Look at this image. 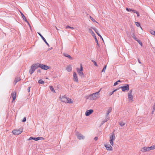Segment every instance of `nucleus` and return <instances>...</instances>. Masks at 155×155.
Here are the masks:
<instances>
[{"instance_id":"obj_7","label":"nucleus","mask_w":155,"mask_h":155,"mask_svg":"<svg viewBox=\"0 0 155 155\" xmlns=\"http://www.w3.org/2000/svg\"><path fill=\"white\" fill-rule=\"evenodd\" d=\"M120 88L123 91H128L129 90V85L128 84H126V86L121 87Z\"/></svg>"},{"instance_id":"obj_54","label":"nucleus","mask_w":155,"mask_h":155,"mask_svg":"<svg viewBox=\"0 0 155 155\" xmlns=\"http://www.w3.org/2000/svg\"><path fill=\"white\" fill-rule=\"evenodd\" d=\"M136 14H137V16L138 17L140 16L139 13L138 12H137V13H136Z\"/></svg>"},{"instance_id":"obj_34","label":"nucleus","mask_w":155,"mask_h":155,"mask_svg":"<svg viewBox=\"0 0 155 155\" xmlns=\"http://www.w3.org/2000/svg\"><path fill=\"white\" fill-rule=\"evenodd\" d=\"M125 124V123L123 122H120L119 123V124L122 127L123 126H124Z\"/></svg>"},{"instance_id":"obj_9","label":"nucleus","mask_w":155,"mask_h":155,"mask_svg":"<svg viewBox=\"0 0 155 155\" xmlns=\"http://www.w3.org/2000/svg\"><path fill=\"white\" fill-rule=\"evenodd\" d=\"M73 80L74 81L76 82H78V81L77 75L75 72L73 73Z\"/></svg>"},{"instance_id":"obj_1","label":"nucleus","mask_w":155,"mask_h":155,"mask_svg":"<svg viewBox=\"0 0 155 155\" xmlns=\"http://www.w3.org/2000/svg\"><path fill=\"white\" fill-rule=\"evenodd\" d=\"M101 89L97 92L93 93L90 95V99L91 100H96L97 99L99 98V93Z\"/></svg>"},{"instance_id":"obj_23","label":"nucleus","mask_w":155,"mask_h":155,"mask_svg":"<svg viewBox=\"0 0 155 155\" xmlns=\"http://www.w3.org/2000/svg\"><path fill=\"white\" fill-rule=\"evenodd\" d=\"M148 147H144L142 148V151L143 152H146V151H148Z\"/></svg>"},{"instance_id":"obj_49","label":"nucleus","mask_w":155,"mask_h":155,"mask_svg":"<svg viewBox=\"0 0 155 155\" xmlns=\"http://www.w3.org/2000/svg\"><path fill=\"white\" fill-rule=\"evenodd\" d=\"M26 118L25 117H24L23 118V120H22V122H25L26 121Z\"/></svg>"},{"instance_id":"obj_17","label":"nucleus","mask_w":155,"mask_h":155,"mask_svg":"<svg viewBox=\"0 0 155 155\" xmlns=\"http://www.w3.org/2000/svg\"><path fill=\"white\" fill-rule=\"evenodd\" d=\"M128 97L129 100V101H131L132 102H133L134 101L133 100V97L132 94H128Z\"/></svg>"},{"instance_id":"obj_33","label":"nucleus","mask_w":155,"mask_h":155,"mask_svg":"<svg viewBox=\"0 0 155 155\" xmlns=\"http://www.w3.org/2000/svg\"><path fill=\"white\" fill-rule=\"evenodd\" d=\"M113 141H113V140L110 139L109 142H110V145H111L113 146V144H114Z\"/></svg>"},{"instance_id":"obj_53","label":"nucleus","mask_w":155,"mask_h":155,"mask_svg":"<svg viewBox=\"0 0 155 155\" xmlns=\"http://www.w3.org/2000/svg\"><path fill=\"white\" fill-rule=\"evenodd\" d=\"M37 72L40 73L41 72V71L40 70H38L37 71Z\"/></svg>"},{"instance_id":"obj_39","label":"nucleus","mask_w":155,"mask_h":155,"mask_svg":"<svg viewBox=\"0 0 155 155\" xmlns=\"http://www.w3.org/2000/svg\"><path fill=\"white\" fill-rule=\"evenodd\" d=\"M92 62H93L94 63V65L96 66H97V63L94 61H93V60H92Z\"/></svg>"},{"instance_id":"obj_19","label":"nucleus","mask_w":155,"mask_h":155,"mask_svg":"<svg viewBox=\"0 0 155 155\" xmlns=\"http://www.w3.org/2000/svg\"><path fill=\"white\" fill-rule=\"evenodd\" d=\"M66 69L68 72H70L72 70V67L70 65L67 66L66 68Z\"/></svg>"},{"instance_id":"obj_47","label":"nucleus","mask_w":155,"mask_h":155,"mask_svg":"<svg viewBox=\"0 0 155 155\" xmlns=\"http://www.w3.org/2000/svg\"><path fill=\"white\" fill-rule=\"evenodd\" d=\"M94 38L95 40V42H96L97 44H98V40H97V38L96 37V36L95 37H94Z\"/></svg>"},{"instance_id":"obj_46","label":"nucleus","mask_w":155,"mask_h":155,"mask_svg":"<svg viewBox=\"0 0 155 155\" xmlns=\"http://www.w3.org/2000/svg\"><path fill=\"white\" fill-rule=\"evenodd\" d=\"M38 140L44 139V138L43 137H38Z\"/></svg>"},{"instance_id":"obj_31","label":"nucleus","mask_w":155,"mask_h":155,"mask_svg":"<svg viewBox=\"0 0 155 155\" xmlns=\"http://www.w3.org/2000/svg\"><path fill=\"white\" fill-rule=\"evenodd\" d=\"M150 33L153 35H154L155 36V31H153V30H151L150 31Z\"/></svg>"},{"instance_id":"obj_38","label":"nucleus","mask_w":155,"mask_h":155,"mask_svg":"<svg viewBox=\"0 0 155 155\" xmlns=\"http://www.w3.org/2000/svg\"><path fill=\"white\" fill-rule=\"evenodd\" d=\"M65 28L66 29H67L68 28H71V29H74V28H73V27H70V26H67Z\"/></svg>"},{"instance_id":"obj_30","label":"nucleus","mask_w":155,"mask_h":155,"mask_svg":"<svg viewBox=\"0 0 155 155\" xmlns=\"http://www.w3.org/2000/svg\"><path fill=\"white\" fill-rule=\"evenodd\" d=\"M112 110V108L111 107H110L108 109V110L107 111V112L108 113H110V112H111Z\"/></svg>"},{"instance_id":"obj_8","label":"nucleus","mask_w":155,"mask_h":155,"mask_svg":"<svg viewBox=\"0 0 155 155\" xmlns=\"http://www.w3.org/2000/svg\"><path fill=\"white\" fill-rule=\"evenodd\" d=\"M105 147L107 150H112V147L109 144H106L104 145Z\"/></svg>"},{"instance_id":"obj_13","label":"nucleus","mask_w":155,"mask_h":155,"mask_svg":"<svg viewBox=\"0 0 155 155\" xmlns=\"http://www.w3.org/2000/svg\"><path fill=\"white\" fill-rule=\"evenodd\" d=\"M11 96L12 97L13 99L12 102L15 101L16 98V93L15 92H14L13 93H12L11 94Z\"/></svg>"},{"instance_id":"obj_56","label":"nucleus","mask_w":155,"mask_h":155,"mask_svg":"<svg viewBox=\"0 0 155 155\" xmlns=\"http://www.w3.org/2000/svg\"><path fill=\"white\" fill-rule=\"evenodd\" d=\"M97 45L98 46V47H99V44H98H98H97Z\"/></svg>"},{"instance_id":"obj_45","label":"nucleus","mask_w":155,"mask_h":155,"mask_svg":"<svg viewBox=\"0 0 155 155\" xmlns=\"http://www.w3.org/2000/svg\"><path fill=\"white\" fill-rule=\"evenodd\" d=\"M132 12L133 13H137V12L136 11V10H132Z\"/></svg>"},{"instance_id":"obj_51","label":"nucleus","mask_w":155,"mask_h":155,"mask_svg":"<svg viewBox=\"0 0 155 155\" xmlns=\"http://www.w3.org/2000/svg\"><path fill=\"white\" fill-rule=\"evenodd\" d=\"M98 139V138L97 137H95L94 138V140H97Z\"/></svg>"},{"instance_id":"obj_50","label":"nucleus","mask_w":155,"mask_h":155,"mask_svg":"<svg viewBox=\"0 0 155 155\" xmlns=\"http://www.w3.org/2000/svg\"><path fill=\"white\" fill-rule=\"evenodd\" d=\"M109 114V113H108L107 112L106 115V118H108L107 117H108Z\"/></svg>"},{"instance_id":"obj_29","label":"nucleus","mask_w":155,"mask_h":155,"mask_svg":"<svg viewBox=\"0 0 155 155\" xmlns=\"http://www.w3.org/2000/svg\"><path fill=\"white\" fill-rule=\"evenodd\" d=\"M117 90V89H115V90H114V91H112L110 92L109 94V95L110 96V95H112L114 93V92H115Z\"/></svg>"},{"instance_id":"obj_3","label":"nucleus","mask_w":155,"mask_h":155,"mask_svg":"<svg viewBox=\"0 0 155 155\" xmlns=\"http://www.w3.org/2000/svg\"><path fill=\"white\" fill-rule=\"evenodd\" d=\"M38 68V63L35 64H33L31 67V68L29 70V72L31 74L34 72L35 69H37Z\"/></svg>"},{"instance_id":"obj_6","label":"nucleus","mask_w":155,"mask_h":155,"mask_svg":"<svg viewBox=\"0 0 155 155\" xmlns=\"http://www.w3.org/2000/svg\"><path fill=\"white\" fill-rule=\"evenodd\" d=\"M22 130L21 129L18 130H14L12 131V133L15 135H18L22 132Z\"/></svg>"},{"instance_id":"obj_35","label":"nucleus","mask_w":155,"mask_h":155,"mask_svg":"<svg viewBox=\"0 0 155 155\" xmlns=\"http://www.w3.org/2000/svg\"><path fill=\"white\" fill-rule=\"evenodd\" d=\"M121 81L120 80L117 81L114 84V86H115L117 85L118 84V82H120Z\"/></svg>"},{"instance_id":"obj_41","label":"nucleus","mask_w":155,"mask_h":155,"mask_svg":"<svg viewBox=\"0 0 155 155\" xmlns=\"http://www.w3.org/2000/svg\"><path fill=\"white\" fill-rule=\"evenodd\" d=\"M135 24L136 26L137 27H139L140 26V24L138 22H135Z\"/></svg>"},{"instance_id":"obj_43","label":"nucleus","mask_w":155,"mask_h":155,"mask_svg":"<svg viewBox=\"0 0 155 155\" xmlns=\"http://www.w3.org/2000/svg\"><path fill=\"white\" fill-rule=\"evenodd\" d=\"M126 10L128 12H131L132 11V9L130 8H126Z\"/></svg>"},{"instance_id":"obj_52","label":"nucleus","mask_w":155,"mask_h":155,"mask_svg":"<svg viewBox=\"0 0 155 155\" xmlns=\"http://www.w3.org/2000/svg\"><path fill=\"white\" fill-rule=\"evenodd\" d=\"M30 87H28V92H30Z\"/></svg>"},{"instance_id":"obj_10","label":"nucleus","mask_w":155,"mask_h":155,"mask_svg":"<svg viewBox=\"0 0 155 155\" xmlns=\"http://www.w3.org/2000/svg\"><path fill=\"white\" fill-rule=\"evenodd\" d=\"M93 112V110L92 109H90L88 110H87L85 112L86 116H89L90 114L92 113Z\"/></svg>"},{"instance_id":"obj_27","label":"nucleus","mask_w":155,"mask_h":155,"mask_svg":"<svg viewBox=\"0 0 155 155\" xmlns=\"http://www.w3.org/2000/svg\"><path fill=\"white\" fill-rule=\"evenodd\" d=\"M132 37L136 41L138 39L136 37V36L134 34H132Z\"/></svg>"},{"instance_id":"obj_21","label":"nucleus","mask_w":155,"mask_h":155,"mask_svg":"<svg viewBox=\"0 0 155 155\" xmlns=\"http://www.w3.org/2000/svg\"><path fill=\"white\" fill-rule=\"evenodd\" d=\"M63 55H64V56L66 57H68V58H69L71 60H72L73 59V58L70 56V55H69L67 54L64 53L63 54Z\"/></svg>"},{"instance_id":"obj_57","label":"nucleus","mask_w":155,"mask_h":155,"mask_svg":"<svg viewBox=\"0 0 155 155\" xmlns=\"http://www.w3.org/2000/svg\"><path fill=\"white\" fill-rule=\"evenodd\" d=\"M56 29L57 30H58V29L57 28V27H56Z\"/></svg>"},{"instance_id":"obj_15","label":"nucleus","mask_w":155,"mask_h":155,"mask_svg":"<svg viewBox=\"0 0 155 155\" xmlns=\"http://www.w3.org/2000/svg\"><path fill=\"white\" fill-rule=\"evenodd\" d=\"M141 120V119L139 117H137L136 118V121H135V123L136 124H139L140 123Z\"/></svg>"},{"instance_id":"obj_4","label":"nucleus","mask_w":155,"mask_h":155,"mask_svg":"<svg viewBox=\"0 0 155 155\" xmlns=\"http://www.w3.org/2000/svg\"><path fill=\"white\" fill-rule=\"evenodd\" d=\"M83 70V68L82 64H81L80 65V69L79 70L78 68H77V71L78 72L79 75H80L81 78H84V74L82 72Z\"/></svg>"},{"instance_id":"obj_42","label":"nucleus","mask_w":155,"mask_h":155,"mask_svg":"<svg viewBox=\"0 0 155 155\" xmlns=\"http://www.w3.org/2000/svg\"><path fill=\"white\" fill-rule=\"evenodd\" d=\"M155 110V103L153 107V110L152 112V113L153 114L154 111Z\"/></svg>"},{"instance_id":"obj_20","label":"nucleus","mask_w":155,"mask_h":155,"mask_svg":"<svg viewBox=\"0 0 155 155\" xmlns=\"http://www.w3.org/2000/svg\"><path fill=\"white\" fill-rule=\"evenodd\" d=\"M89 31L91 34L94 37V38L96 36L95 34L91 29H89Z\"/></svg>"},{"instance_id":"obj_18","label":"nucleus","mask_w":155,"mask_h":155,"mask_svg":"<svg viewBox=\"0 0 155 155\" xmlns=\"http://www.w3.org/2000/svg\"><path fill=\"white\" fill-rule=\"evenodd\" d=\"M21 14V16L22 18L26 22L28 23V24L29 25V23L28 21L26 19L25 16L23 15V14L21 12H20Z\"/></svg>"},{"instance_id":"obj_26","label":"nucleus","mask_w":155,"mask_h":155,"mask_svg":"<svg viewBox=\"0 0 155 155\" xmlns=\"http://www.w3.org/2000/svg\"><path fill=\"white\" fill-rule=\"evenodd\" d=\"M50 90L52 92H53L54 93H55V91L54 90V89L53 87L52 86H50L49 87Z\"/></svg>"},{"instance_id":"obj_44","label":"nucleus","mask_w":155,"mask_h":155,"mask_svg":"<svg viewBox=\"0 0 155 155\" xmlns=\"http://www.w3.org/2000/svg\"><path fill=\"white\" fill-rule=\"evenodd\" d=\"M132 90H130L129 92L128 93V94H132Z\"/></svg>"},{"instance_id":"obj_28","label":"nucleus","mask_w":155,"mask_h":155,"mask_svg":"<svg viewBox=\"0 0 155 155\" xmlns=\"http://www.w3.org/2000/svg\"><path fill=\"white\" fill-rule=\"evenodd\" d=\"M38 83L41 84H44V82L41 79L39 80L38 81Z\"/></svg>"},{"instance_id":"obj_48","label":"nucleus","mask_w":155,"mask_h":155,"mask_svg":"<svg viewBox=\"0 0 155 155\" xmlns=\"http://www.w3.org/2000/svg\"><path fill=\"white\" fill-rule=\"evenodd\" d=\"M91 28L92 29H93L94 30V31H95V32L97 31V29H96V28H94L93 27H91Z\"/></svg>"},{"instance_id":"obj_2","label":"nucleus","mask_w":155,"mask_h":155,"mask_svg":"<svg viewBox=\"0 0 155 155\" xmlns=\"http://www.w3.org/2000/svg\"><path fill=\"white\" fill-rule=\"evenodd\" d=\"M60 99L61 101L63 102L67 103H72L73 102L71 100L66 97L64 96L60 97Z\"/></svg>"},{"instance_id":"obj_25","label":"nucleus","mask_w":155,"mask_h":155,"mask_svg":"<svg viewBox=\"0 0 155 155\" xmlns=\"http://www.w3.org/2000/svg\"><path fill=\"white\" fill-rule=\"evenodd\" d=\"M109 119V118L108 117V118H107L105 119L101 123V125H103L104 124L105 122H107L108 120Z\"/></svg>"},{"instance_id":"obj_37","label":"nucleus","mask_w":155,"mask_h":155,"mask_svg":"<svg viewBox=\"0 0 155 155\" xmlns=\"http://www.w3.org/2000/svg\"><path fill=\"white\" fill-rule=\"evenodd\" d=\"M106 67H107L106 65H105V66H104L103 70H102V72H105V70H106Z\"/></svg>"},{"instance_id":"obj_24","label":"nucleus","mask_w":155,"mask_h":155,"mask_svg":"<svg viewBox=\"0 0 155 155\" xmlns=\"http://www.w3.org/2000/svg\"><path fill=\"white\" fill-rule=\"evenodd\" d=\"M33 140L35 141H37L38 140V139L37 137H30L28 139V140Z\"/></svg>"},{"instance_id":"obj_36","label":"nucleus","mask_w":155,"mask_h":155,"mask_svg":"<svg viewBox=\"0 0 155 155\" xmlns=\"http://www.w3.org/2000/svg\"><path fill=\"white\" fill-rule=\"evenodd\" d=\"M137 42L141 46H142V42L140 41V40L139 39H138L137 41Z\"/></svg>"},{"instance_id":"obj_32","label":"nucleus","mask_w":155,"mask_h":155,"mask_svg":"<svg viewBox=\"0 0 155 155\" xmlns=\"http://www.w3.org/2000/svg\"><path fill=\"white\" fill-rule=\"evenodd\" d=\"M98 35V36H99L100 38H101L102 40H103V39L102 38V37L101 36V35L98 33V30H97V31H96V32H95Z\"/></svg>"},{"instance_id":"obj_22","label":"nucleus","mask_w":155,"mask_h":155,"mask_svg":"<svg viewBox=\"0 0 155 155\" xmlns=\"http://www.w3.org/2000/svg\"><path fill=\"white\" fill-rule=\"evenodd\" d=\"M148 150L149 151L150 150H153L155 149V145H153L150 147H148Z\"/></svg>"},{"instance_id":"obj_14","label":"nucleus","mask_w":155,"mask_h":155,"mask_svg":"<svg viewBox=\"0 0 155 155\" xmlns=\"http://www.w3.org/2000/svg\"><path fill=\"white\" fill-rule=\"evenodd\" d=\"M110 139L114 141L115 139V136L114 133H112L110 137Z\"/></svg>"},{"instance_id":"obj_11","label":"nucleus","mask_w":155,"mask_h":155,"mask_svg":"<svg viewBox=\"0 0 155 155\" xmlns=\"http://www.w3.org/2000/svg\"><path fill=\"white\" fill-rule=\"evenodd\" d=\"M38 34L40 35L41 38L43 39V40L44 41L46 44L48 46H49V44L47 42L46 39L45 38L43 37V36L39 32H37Z\"/></svg>"},{"instance_id":"obj_55","label":"nucleus","mask_w":155,"mask_h":155,"mask_svg":"<svg viewBox=\"0 0 155 155\" xmlns=\"http://www.w3.org/2000/svg\"><path fill=\"white\" fill-rule=\"evenodd\" d=\"M138 62L140 64H141V62L140 61L139 59H138Z\"/></svg>"},{"instance_id":"obj_5","label":"nucleus","mask_w":155,"mask_h":155,"mask_svg":"<svg viewBox=\"0 0 155 155\" xmlns=\"http://www.w3.org/2000/svg\"><path fill=\"white\" fill-rule=\"evenodd\" d=\"M38 68L40 67L42 69L45 70H47L49 69V67L48 66L44 65L42 64H40L38 63Z\"/></svg>"},{"instance_id":"obj_12","label":"nucleus","mask_w":155,"mask_h":155,"mask_svg":"<svg viewBox=\"0 0 155 155\" xmlns=\"http://www.w3.org/2000/svg\"><path fill=\"white\" fill-rule=\"evenodd\" d=\"M78 138L79 140H83L84 138V137L81 134H78L77 135Z\"/></svg>"},{"instance_id":"obj_40","label":"nucleus","mask_w":155,"mask_h":155,"mask_svg":"<svg viewBox=\"0 0 155 155\" xmlns=\"http://www.w3.org/2000/svg\"><path fill=\"white\" fill-rule=\"evenodd\" d=\"M90 19L93 21H96V22H97L91 16H90Z\"/></svg>"},{"instance_id":"obj_16","label":"nucleus","mask_w":155,"mask_h":155,"mask_svg":"<svg viewBox=\"0 0 155 155\" xmlns=\"http://www.w3.org/2000/svg\"><path fill=\"white\" fill-rule=\"evenodd\" d=\"M21 80L20 78L17 77H16L15 80L14 81L15 84V85L17 83V82L18 81H19Z\"/></svg>"}]
</instances>
